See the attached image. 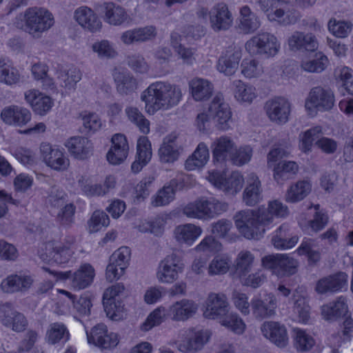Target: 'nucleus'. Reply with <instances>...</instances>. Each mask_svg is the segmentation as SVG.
Returning <instances> with one entry per match:
<instances>
[{
  "mask_svg": "<svg viewBox=\"0 0 353 353\" xmlns=\"http://www.w3.org/2000/svg\"><path fill=\"white\" fill-rule=\"evenodd\" d=\"M209 159V150L204 143H200L194 152L185 161V167L188 170H194L202 168Z\"/></svg>",
  "mask_w": 353,
  "mask_h": 353,
  "instance_id": "a18cd8bd",
  "label": "nucleus"
},
{
  "mask_svg": "<svg viewBox=\"0 0 353 353\" xmlns=\"http://www.w3.org/2000/svg\"><path fill=\"white\" fill-rule=\"evenodd\" d=\"M209 181L223 191L234 194L239 192L244 181L243 176L238 172H233L228 177L218 171L209 173Z\"/></svg>",
  "mask_w": 353,
  "mask_h": 353,
  "instance_id": "f8f14e48",
  "label": "nucleus"
},
{
  "mask_svg": "<svg viewBox=\"0 0 353 353\" xmlns=\"http://www.w3.org/2000/svg\"><path fill=\"white\" fill-rule=\"evenodd\" d=\"M220 323L236 334L243 332L245 325L243 320L236 313H228L225 316L219 319Z\"/></svg>",
  "mask_w": 353,
  "mask_h": 353,
  "instance_id": "680f3d73",
  "label": "nucleus"
},
{
  "mask_svg": "<svg viewBox=\"0 0 353 353\" xmlns=\"http://www.w3.org/2000/svg\"><path fill=\"white\" fill-rule=\"evenodd\" d=\"M130 259V250L128 247H121L110 257L106 268V279L110 282L119 279L125 272Z\"/></svg>",
  "mask_w": 353,
  "mask_h": 353,
  "instance_id": "9b49d317",
  "label": "nucleus"
},
{
  "mask_svg": "<svg viewBox=\"0 0 353 353\" xmlns=\"http://www.w3.org/2000/svg\"><path fill=\"white\" fill-rule=\"evenodd\" d=\"M311 191V184L307 181H299L292 185L285 194V201L296 203L306 197Z\"/></svg>",
  "mask_w": 353,
  "mask_h": 353,
  "instance_id": "09e8293b",
  "label": "nucleus"
},
{
  "mask_svg": "<svg viewBox=\"0 0 353 353\" xmlns=\"http://www.w3.org/2000/svg\"><path fill=\"white\" fill-rule=\"evenodd\" d=\"M65 145L70 154L77 159L84 160L92 154V143L88 138L83 137H71Z\"/></svg>",
  "mask_w": 353,
  "mask_h": 353,
  "instance_id": "a878e982",
  "label": "nucleus"
},
{
  "mask_svg": "<svg viewBox=\"0 0 353 353\" xmlns=\"http://www.w3.org/2000/svg\"><path fill=\"white\" fill-rule=\"evenodd\" d=\"M1 118L8 125L21 127L30 121L31 113L25 108L10 105L2 110Z\"/></svg>",
  "mask_w": 353,
  "mask_h": 353,
  "instance_id": "4be33fe9",
  "label": "nucleus"
},
{
  "mask_svg": "<svg viewBox=\"0 0 353 353\" xmlns=\"http://www.w3.org/2000/svg\"><path fill=\"white\" fill-rule=\"evenodd\" d=\"M33 279L25 274H10L4 279L1 288L4 292L14 293L27 291L32 285Z\"/></svg>",
  "mask_w": 353,
  "mask_h": 353,
  "instance_id": "c85d7f7f",
  "label": "nucleus"
},
{
  "mask_svg": "<svg viewBox=\"0 0 353 353\" xmlns=\"http://www.w3.org/2000/svg\"><path fill=\"white\" fill-rule=\"evenodd\" d=\"M352 29V23L345 21H336L332 19L328 22V30L339 38L346 37Z\"/></svg>",
  "mask_w": 353,
  "mask_h": 353,
  "instance_id": "774afa93",
  "label": "nucleus"
},
{
  "mask_svg": "<svg viewBox=\"0 0 353 353\" xmlns=\"http://www.w3.org/2000/svg\"><path fill=\"white\" fill-rule=\"evenodd\" d=\"M241 58L240 50L230 48L219 59L217 70L226 76H231L236 71Z\"/></svg>",
  "mask_w": 353,
  "mask_h": 353,
  "instance_id": "473e14b6",
  "label": "nucleus"
},
{
  "mask_svg": "<svg viewBox=\"0 0 353 353\" xmlns=\"http://www.w3.org/2000/svg\"><path fill=\"white\" fill-rule=\"evenodd\" d=\"M230 266L228 257L223 255L216 256L208 265V274L211 276L225 274Z\"/></svg>",
  "mask_w": 353,
  "mask_h": 353,
  "instance_id": "69168bd1",
  "label": "nucleus"
},
{
  "mask_svg": "<svg viewBox=\"0 0 353 353\" xmlns=\"http://www.w3.org/2000/svg\"><path fill=\"white\" fill-rule=\"evenodd\" d=\"M155 36L156 28L151 26L125 31L121 34L120 39L125 45L129 46L145 42L154 38Z\"/></svg>",
  "mask_w": 353,
  "mask_h": 353,
  "instance_id": "2f4dec72",
  "label": "nucleus"
},
{
  "mask_svg": "<svg viewBox=\"0 0 353 353\" xmlns=\"http://www.w3.org/2000/svg\"><path fill=\"white\" fill-rule=\"evenodd\" d=\"M263 336L279 347H284L288 343V335L285 327L277 322L268 321L261 326Z\"/></svg>",
  "mask_w": 353,
  "mask_h": 353,
  "instance_id": "7c9ffc66",
  "label": "nucleus"
},
{
  "mask_svg": "<svg viewBox=\"0 0 353 353\" xmlns=\"http://www.w3.org/2000/svg\"><path fill=\"white\" fill-rule=\"evenodd\" d=\"M290 50L314 52L318 49L319 43L316 37L312 33L295 31L288 39Z\"/></svg>",
  "mask_w": 353,
  "mask_h": 353,
  "instance_id": "412c9836",
  "label": "nucleus"
},
{
  "mask_svg": "<svg viewBox=\"0 0 353 353\" xmlns=\"http://www.w3.org/2000/svg\"><path fill=\"white\" fill-rule=\"evenodd\" d=\"M204 316L212 319H219L225 316L230 309L227 297L223 294L210 293L206 302Z\"/></svg>",
  "mask_w": 353,
  "mask_h": 353,
  "instance_id": "f3484780",
  "label": "nucleus"
},
{
  "mask_svg": "<svg viewBox=\"0 0 353 353\" xmlns=\"http://www.w3.org/2000/svg\"><path fill=\"white\" fill-rule=\"evenodd\" d=\"M177 181L172 179L165 185L152 198V205L154 207L164 206L172 202L175 197Z\"/></svg>",
  "mask_w": 353,
  "mask_h": 353,
  "instance_id": "a19ab883",
  "label": "nucleus"
},
{
  "mask_svg": "<svg viewBox=\"0 0 353 353\" xmlns=\"http://www.w3.org/2000/svg\"><path fill=\"white\" fill-rule=\"evenodd\" d=\"M208 112L216 123L218 129L227 130L230 128L232 112L229 105L224 101L222 94H218L214 97L208 108Z\"/></svg>",
  "mask_w": 353,
  "mask_h": 353,
  "instance_id": "9d476101",
  "label": "nucleus"
},
{
  "mask_svg": "<svg viewBox=\"0 0 353 353\" xmlns=\"http://www.w3.org/2000/svg\"><path fill=\"white\" fill-rule=\"evenodd\" d=\"M245 49L250 54L270 58L279 52L280 43L274 34L263 32L249 39L245 43Z\"/></svg>",
  "mask_w": 353,
  "mask_h": 353,
  "instance_id": "39448f33",
  "label": "nucleus"
},
{
  "mask_svg": "<svg viewBox=\"0 0 353 353\" xmlns=\"http://www.w3.org/2000/svg\"><path fill=\"white\" fill-rule=\"evenodd\" d=\"M26 101L31 105L34 112L39 115H44L53 106L52 99L37 90H29L24 94Z\"/></svg>",
  "mask_w": 353,
  "mask_h": 353,
  "instance_id": "bb28decb",
  "label": "nucleus"
},
{
  "mask_svg": "<svg viewBox=\"0 0 353 353\" xmlns=\"http://www.w3.org/2000/svg\"><path fill=\"white\" fill-rule=\"evenodd\" d=\"M60 292L65 294L69 297L70 299H71L74 308L80 315L88 316L90 314V309L92 304L88 295L84 294L81 296L79 299L75 301L74 296L72 295L70 292L64 290H61Z\"/></svg>",
  "mask_w": 353,
  "mask_h": 353,
  "instance_id": "052dcab7",
  "label": "nucleus"
},
{
  "mask_svg": "<svg viewBox=\"0 0 353 353\" xmlns=\"http://www.w3.org/2000/svg\"><path fill=\"white\" fill-rule=\"evenodd\" d=\"M210 22L214 31L226 30L233 22V17L228 6L223 3H217L210 11Z\"/></svg>",
  "mask_w": 353,
  "mask_h": 353,
  "instance_id": "a211bd4d",
  "label": "nucleus"
},
{
  "mask_svg": "<svg viewBox=\"0 0 353 353\" xmlns=\"http://www.w3.org/2000/svg\"><path fill=\"white\" fill-rule=\"evenodd\" d=\"M334 102V93L330 88L316 86L310 90L305 99V108L310 115L314 116L317 111L331 110Z\"/></svg>",
  "mask_w": 353,
  "mask_h": 353,
  "instance_id": "423d86ee",
  "label": "nucleus"
},
{
  "mask_svg": "<svg viewBox=\"0 0 353 353\" xmlns=\"http://www.w3.org/2000/svg\"><path fill=\"white\" fill-rule=\"evenodd\" d=\"M105 21L114 26H120L128 19L124 8L112 2L103 4Z\"/></svg>",
  "mask_w": 353,
  "mask_h": 353,
  "instance_id": "79ce46f5",
  "label": "nucleus"
},
{
  "mask_svg": "<svg viewBox=\"0 0 353 353\" xmlns=\"http://www.w3.org/2000/svg\"><path fill=\"white\" fill-rule=\"evenodd\" d=\"M252 314L255 318L263 319L275 314L276 302L274 296L269 294L263 299L254 298L251 301Z\"/></svg>",
  "mask_w": 353,
  "mask_h": 353,
  "instance_id": "cd10ccee",
  "label": "nucleus"
},
{
  "mask_svg": "<svg viewBox=\"0 0 353 353\" xmlns=\"http://www.w3.org/2000/svg\"><path fill=\"white\" fill-rule=\"evenodd\" d=\"M94 269L89 263H85L72 274L71 285L75 290H81L88 287L93 281Z\"/></svg>",
  "mask_w": 353,
  "mask_h": 353,
  "instance_id": "c9c22d12",
  "label": "nucleus"
},
{
  "mask_svg": "<svg viewBox=\"0 0 353 353\" xmlns=\"http://www.w3.org/2000/svg\"><path fill=\"white\" fill-rule=\"evenodd\" d=\"M198 305L192 300L183 299L176 301L166 310L163 307L155 309L141 326L143 331H149L152 327L159 325L165 316L174 321L184 322L192 318L197 312Z\"/></svg>",
  "mask_w": 353,
  "mask_h": 353,
  "instance_id": "7ed1b4c3",
  "label": "nucleus"
},
{
  "mask_svg": "<svg viewBox=\"0 0 353 353\" xmlns=\"http://www.w3.org/2000/svg\"><path fill=\"white\" fill-rule=\"evenodd\" d=\"M328 63V59L322 52H316L314 55L308 59L303 60L301 68L307 72H321Z\"/></svg>",
  "mask_w": 353,
  "mask_h": 353,
  "instance_id": "8fccbe9b",
  "label": "nucleus"
},
{
  "mask_svg": "<svg viewBox=\"0 0 353 353\" xmlns=\"http://www.w3.org/2000/svg\"><path fill=\"white\" fill-rule=\"evenodd\" d=\"M299 237L290 234L288 225H281L272 236V243L276 249L286 250L294 247L298 242Z\"/></svg>",
  "mask_w": 353,
  "mask_h": 353,
  "instance_id": "e433bc0d",
  "label": "nucleus"
},
{
  "mask_svg": "<svg viewBox=\"0 0 353 353\" xmlns=\"http://www.w3.org/2000/svg\"><path fill=\"white\" fill-rule=\"evenodd\" d=\"M88 342L101 349H112L119 343L118 335L108 332L106 325L98 324L93 327L90 332H86Z\"/></svg>",
  "mask_w": 353,
  "mask_h": 353,
  "instance_id": "ddd939ff",
  "label": "nucleus"
},
{
  "mask_svg": "<svg viewBox=\"0 0 353 353\" xmlns=\"http://www.w3.org/2000/svg\"><path fill=\"white\" fill-rule=\"evenodd\" d=\"M262 265L272 270L278 276H290L296 273L299 262L286 254L265 256L261 259Z\"/></svg>",
  "mask_w": 353,
  "mask_h": 353,
  "instance_id": "0eeeda50",
  "label": "nucleus"
},
{
  "mask_svg": "<svg viewBox=\"0 0 353 353\" xmlns=\"http://www.w3.org/2000/svg\"><path fill=\"white\" fill-rule=\"evenodd\" d=\"M81 77L82 73L77 67H71L68 70H60L58 74L61 85L70 90L74 88Z\"/></svg>",
  "mask_w": 353,
  "mask_h": 353,
  "instance_id": "5fc2aeb1",
  "label": "nucleus"
},
{
  "mask_svg": "<svg viewBox=\"0 0 353 353\" xmlns=\"http://www.w3.org/2000/svg\"><path fill=\"white\" fill-rule=\"evenodd\" d=\"M112 145L106 154L108 162L112 165H119L127 158L129 145L124 134H116L111 139Z\"/></svg>",
  "mask_w": 353,
  "mask_h": 353,
  "instance_id": "aec40b11",
  "label": "nucleus"
},
{
  "mask_svg": "<svg viewBox=\"0 0 353 353\" xmlns=\"http://www.w3.org/2000/svg\"><path fill=\"white\" fill-rule=\"evenodd\" d=\"M112 75L120 94L127 95L137 88V81L130 73L116 70Z\"/></svg>",
  "mask_w": 353,
  "mask_h": 353,
  "instance_id": "58836bf2",
  "label": "nucleus"
},
{
  "mask_svg": "<svg viewBox=\"0 0 353 353\" xmlns=\"http://www.w3.org/2000/svg\"><path fill=\"white\" fill-rule=\"evenodd\" d=\"M192 97L196 101L208 99L212 94L213 86L208 80L195 79L190 83Z\"/></svg>",
  "mask_w": 353,
  "mask_h": 353,
  "instance_id": "49530a36",
  "label": "nucleus"
},
{
  "mask_svg": "<svg viewBox=\"0 0 353 353\" xmlns=\"http://www.w3.org/2000/svg\"><path fill=\"white\" fill-rule=\"evenodd\" d=\"M268 16L270 20L278 21L284 25L294 24L301 18L300 12L294 9L285 11L283 8H276Z\"/></svg>",
  "mask_w": 353,
  "mask_h": 353,
  "instance_id": "864d4df0",
  "label": "nucleus"
},
{
  "mask_svg": "<svg viewBox=\"0 0 353 353\" xmlns=\"http://www.w3.org/2000/svg\"><path fill=\"white\" fill-rule=\"evenodd\" d=\"M292 301L293 312L297 315L300 321L305 323L310 317V307L306 303L305 296L296 292L293 294Z\"/></svg>",
  "mask_w": 353,
  "mask_h": 353,
  "instance_id": "6e6d98bb",
  "label": "nucleus"
},
{
  "mask_svg": "<svg viewBox=\"0 0 353 353\" xmlns=\"http://www.w3.org/2000/svg\"><path fill=\"white\" fill-rule=\"evenodd\" d=\"M315 240L310 238H304L296 250L299 255H306L310 263L315 264L319 261L321 254L316 249Z\"/></svg>",
  "mask_w": 353,
  "mask_h": 353,
  "instance_id": "603ef678",
  "label": "nucleus"
},
{
  "mask_svg": "<svg viewBox=\"0 0 353 353\" xmlns=\"http://www.w3.org/2000/svg\"><path fill=\"white\" fill-rule=\"evenodd\" d=\"M293 333L294 345L297 350L307 352L314 346V339L305 331L299 328H294Z\"/></svg>",
  "mask_w": 353,
  "mask_h": 353,
  "instance_id": "bf43d9fd",
  "label": "nucleus"
},
{
  "mask_svg": "<svg viewBox=\"0 0 353 353\" xmlns=\"http://www.w3.org/2000/svg\"><path fill=\"white\" fill-rule=\"evenodd\" d=\"M261 21L259 17L251 11L248 6L240 10V23L239 28L245 34H251L259 28Z\"/></svg>",
  "mask_w": 353,
  "mask_h": 353,
  "instance_id": "ea45409f",
  "label": "nucleus"
},
{
  "mask_svg": "<svg viewBox=\"0 0 353 353\" xmlns=\"http://www.w3.org/2000/svg\"><path fill=\"white\" fill-rule=\"evenodd\" d=\"M233 85L236 100L250 103L256 97L255 88L253 86L247 85L241 80L234 81Z\"/></svg>",
  "mask_w": 353,
  "mask_h": 353,
  "instance_id": "13d9d810",
  "label": "nucleus"
},
{
  "mask_svg": "<svg viewBox=\"0 0 353 353\" xmlns=\"http://www.w3.org/2000/svg\"><path fill=\"white\" fill-rule=\"evenodd\" d=\"M182 98L179 86L164 81L151 83L141 95L148 112L168 110L176 105Z\"/></svg>",
  "mask_w": 353,
  "mask_h": 353,
  "instance_id": "f03ea898",
  "label": "nucleus"
},
{
  "mask_svg": "<svg viewBox=\"0 0 353 353\" xmlns=\"http://www.w3.org/2000/svg\"><path fill=\"white\" fill-rule=\"evenodd\" d=\"M347 311V306L343 297L339 298L335 302L323 305L321 314L325 320L334 321L343 316Z\"/></svg>",
  "mask_w": 353,
  "mask_h": 353,
  "instance_id": "de8ad7c7",
  "label": "nucleus"
},
{
  "mask_svg": "<svg viewBox=\"0 0 353 353\" xmlns=\"http://www.w3.org/2000/svg\"><path fill=\"white\" fill-rule=\"evenodd\" d=\"M183 267L176 254L167 256L159 265L157 272L158 281L163 283H173L178 279V274Z\"/></svg>",
  "mask_w": 353,
  "mask_h": 353,
  "instance_id": "4468645a",
  "label": "nucleus"
},
{
  "mask_svg": "<svg viewBox=\"0 0 353 353\" xmlns=\"http://www.w3.org/2000/svg\"><path fill=\"white\" fill-rule=\"evenodd\" d=\"M210 336L209 330L188 328L183 331L181 339L176 343L177 349L184 353L199 352L209 341Z\"/></svg>",
  "mask_w": 353,
  "mask_h": 353,
  "instance_id": "6e6552de",
  "label": "nucleus"
},
{
  "mask_svg": "<svg viewBox=\"0 0 353 353\" xmlns=\"http://www.w3.org/2000/svg\"><path fill=\"white\" fill-rule=\"evenodd\" d=\"M347 275L344 272L330 275L321 279L316 285L315 290L319 294L336 292L347 284Z\"/></svg>",
  "mask_w": 353,
  "mask_h": 353,
  "instance_id": "c756f323",
  "label": "nucleus"
},
{
  "mask_svg": "<svg viewBox=\"0 0 353 353\" xmlns=\"http://www.w3.org/2000/svg\"><path fill=\"white\" fill-rule=\"evenodd\" d=\"M203 220L213 219L228 210V204L214 197L197 199Z\"/></svg>",
  "mask_w": 353,
  "mask_h": 353,
  "instance_id": "393cba45",
  "label": "nucleus"
},
{
  "mask_svg": "<svg viewBox=\"0 0 353 353\" xmlns=\"http://www.w3.org/2000/svg\"><path fill=\"white\" fill-rule=\"evenodd\" d=\"M241 73L247 78H256L263 72L262 65L253 59H245L241 64Z\"/></svg>",
  "mask_w": 353,
  "mask_h": 353,
  "instance_id": "0e129e2a",
  "label": "nucleus"
},
{
  "mask_svg": "<svg viewBox=\"0 0 353 353\" xmlns=\"http://www.w3.org/2000/svg\"><path fill=\"white\" fill-rule=\"evenodd\" d=\"M299 166L293 161H281L274 167V178L278 183L292 178L298 172Z\"/></svg>",
  "mask_w": 353,
  "mask_h": 353,
  "instance_id": "37998d69",
  "label": "nucleus"
},
{
  "mask_svg": "<svg viewBox=\"0 0 353 353\" xmlns=\"http://www.w3.org/2000/svg\"><path fill=\"white\" fill-rule=\"evenodd\" d=\"M201 227L192 223L180 225L174 229V236L179 243L192 245L202 233Z\"/></svg>",
  "mask_w": 353,
  "mask_h": 353,
  "instance_id": "f704fd0d",
  "label": "nucleus"
},
{
  "mask_svg": "<svg viewBox=\"0 0 353 353\" xmlns=\"http://www.w3.org/2000/svg\"><path fill=\"white\" fill-rule=\"evenodd\" d=\"M92 50L96 52L100 59H113L117 56V52L113 45L108 40L95 42L92 46Z\"/></svg>",
  "mask_w": 353,
  "mask_h": 353,
  "instance_id": "338daca9",
  "label": "nucleus"
},
{
  "mask_svg": "<svg viewBox=\"0 0 353 353\" xmlns=\"http://www.w3.org/2000/svg\"><path fill=\"white\" fill-rule=\"evenodd\" d=\"M334 77L342 83L347 92L353 95L352 70L346 66H339L334 70Z\"/></svg>",
  "mask_w": 353,
  "mask_h": 353,
  "instance_id": "e2e57ef3",
  "label": "nucleus"
},
{
  "mask_svg": "<svg viewBox=\"0 0 353 353\" xmlns=\"http://www.w3.org/2000/svg\"><path fill=\"white\" fill-rule=\"evenodd\" d=\"M54 23L52 14L46 9L30 8L18 14L14 24L23 29L34 38H40L42 33L50 29Z\"/></svg>",
  "mask_w": 353,
  "mask_h": 353,
  "instance_id": "20e7f679",
  "label": "nucleus"
},
{
  "mask_svg": "<svg viewBox=\"0 0 353 353\" xmlns=\"http://www.w3.org/2000/svg\"><path fill=\"white\" fill-rule=\"evenodd\" d=\"M74 18L78 23L90 32L99 30L101 23L96 14L88 7H81L74 12Z\"/></svg>",
  "mask_w": 353,
  "mask_h": 353,
  "instance_id": "72a5a7b5",
  "label": "nucleus"
},
{
  "mask_svg": "<svg viewBox=\"0 0 353 353\" xmlns=\"http://www.w3.org/2000/svg\"><path fill=\"white\" fill-rule=\"evenodd\" d=\"M40 150L41 158L48 167L58 171L65 170L68 168L69 159L61 150L53 148L47 143L41 144Z\"/></svg>",
  "mask_w": 353,
  "mask_h": 353,
  "instance_id": "dca6fc26",
  "label": "nucleus"
},
{
  "mask_svg": "<svg viewBox=\"0 0 353 353\" xmlns=\"http://www.w3.org/2000/svg\"><path fill=\"white\" fill-rule=\"evenodd\" d=\"M288 214V207L275 200L269 203L267 209L239 211L234 216V220L239 232L246 239H259L265 232L264 227L272 222L274 216L284 217Z\"/></svg>",
  "mask_w": 353,
  "mask_h": 353,
  "instance_id": "f257e3e1",
  "label": "nucleus"
},
{
  "mask_svg": "<svg viewBox=\"0 0 353 353\" xmlns=\"http://www.w3.org/2000/svg\"><path fill=\"white\" fill-rule=\"evenodd\" d=\"M0 323L16 332L25 331L28 325L25 315L17 311L10 303L0 305Z\"/></svg>",
  "mask_w": 353,
  "mask_h": 353,
  "instance_id": "1a4fd4ad",
  "label": "nucleus"
},
{
  "mask_svg": "<svg viewBox=\"0 0 353 353\" xmlns=\"http://www.w3.org/2000/svg\"><path fill=\"white\" fill-rule=\"evenodd\" d=\"M178 134L172 132L167 135L159 150L161 162L165 163H173L179 157L181 146L178 142Z\"/></svg>",
  "mask_w": 353,
  "mask_h": 353,
  "instance_id": "5701e85b",
  "label": "nucleus"
},
{
  "mask_svg": "<svg viewBox=\"0 0 353 353\" xmlns=\"http://www.w3.org/2000/svg\"><path fill=\"white\" fill-rule=\"evenodd\" d=\"M125 113L128 119L135 124L141 132L147 134L150 132V121L135 107H128Z\"/></svg>",
  "mask_w": 353,
  "mask_h": 353,
  "instance_id": "4d7b16f0",
  "label": "nucleus"
},
{
  "mask_svg": "<svg viewBox=\"0 0 353 353\" xmlns=\"http://www.w3.org/2000/svg\"><path fill=\"white\" fill-rule=\"evenodd\" d=\"M243 192V202L248 206H254L263 200V188L259 177L254 173L248 174Z\"/></svg>",
  "mask_w": 353,
  "mask_h": 353,
  "instance_id": "6ab92c4d",
  "label": "nucleus"
},
{
  "mask_svg": "<svg viewBox=\"0 0 353 353\" xmlns=\"http://www.w3.org/2000/svg\"><path fill=\"white\" fill-rule=\"evenodd\" d=\"M19 79L20 74L11 61L5 57H0V82L12 85L17 83Z\"/></svg>",
  "mask_w": 353,
  "mask_h": 353,
  "instance_id": "c03bdc74",
  "label": "nucleus"
},
{
  "mask_svg": "<svg viewBox=\"0 0 353 353\" xmlns=\"http://www.w3.org/2000/svg\"><path fill=\"white\" fill-rule=\"evenodd\" d=\"M70 256V250L68 248L57 246L54 242L50 241L46 244V252L41 254V259L48 262L62 264L68 262Z\"/></svg>",
  "mask_w": 353,
  "mask_h": 353,
  "instance_id": "4c0bfd02",
  "label": "nucleus"
},
{
  "mask_svg": "<svg viewBox=\"0 0 353 353\" xmlns=\"http://www.w3.org/2000/svg\"><path fill=\"white\" fill-rule=\"evenodd\" d=\"M264 109L268 118L277 123H285L288 121L290 103L283 97H276L266 101Z\"/></svg>",
  "mask_w": 353,
  "mask_h": 353,
  "instance_id": "2eb2a0df",
  "label": "nucleus"
},
{
  "mask_svg": "<svg viewBox=\"0 0 353 353\" xmlns=\"http://www.w3.org/2000/svg\"><path fill=\"white\" fill-rule=\"evenodd\" d=\"M46 340L50 344H56L61 341L66 342L70 337L66 326L62 323L50 324L46 332Z\"/></svg>",
  "mask_w": 353,
  "mask_h": 353,
  "instance_id": "3c124183",
  "label": "nucleus"
},
{
  "mask_svg": "<svg viewBox=\"0 0 353 353\" xmlns=\"http://www.w3.org/2000/svg\"><path fill=\"white\" fill-rule=\"evenodd\" d=\"M213 159L217 163L230 160L235 151V143L227 136L216 138L211 145Z\"/></svg>",
  "mask_w": 353,
  "mask_h": 353,
  "instance_id": "b1692460",
  "label": "nucleus"
}]
</instances>
